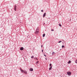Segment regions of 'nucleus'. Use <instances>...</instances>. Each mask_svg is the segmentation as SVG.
<instances>
[{
  "label": "nucleus",
  "mask_w": 77,
  "mask_h": 77,
  "mask_svg": "<svg viewBox=\"0 0 77 77\" xmlns=\"http://www.w3.org/2000/svg\"><path fill=\"white\" fill-rule=\"evenodd\" d=\"M38 32H39V29H38V28H37L35 31V34H38Z\"/></svg>",
  "instance_id": "1"
},
{
  "label": "nucleus",
  "mask_w": 77,
  "mask_h": 77,
  "mask_svg": "<svg viewBox=\"0 0 77 77\" xmlns=\"http://www.w3.org/2000/svg\"><path fill=\"white\" fill-rule=\"evenodd\" d=\"M67 74L68 75L70 76L71 75V72H67Z\"/></svg>",
  "instance_id": "2"
},
{
  "label": "nucleus",
  "mask_w": 77,
  "mask_h": 77,
  "mask_svg": "<svg viewBox=\"0 0 77 77\" xmlns=\"http://www.w3.org/2000/svg\"><path fill=\"white\" fill-rule=\"evenodd\" d=\"M14 10L15 11H16V10H17V9H18L17 8L18 7L16 5H15L14 6Z\"/></svg>",
  "instance_id": "3"
},
{
  "label": "nucleus",
  "mask_w": 77,
  "mask_h": 77,
  "mask_svg": "<svg viewBox=\"0 0 77 77\" xmlns=\"http://www.w3.org/2000/svg\"><path fill=\"white\" fill-rule=\"evenodd\" d=\"M46 15V13H44L43 15V17L44 18L45 17V16Z\"/></svg>",
  "instance_id": "4"
},
{
  "label": "nucleus",
  "mask_w": 77,
  "mask_h": 77,
  "mask_svg": "<svg viewBox=\"0 0 77 77\" xmlns=\"http://www.w3.org/2000/svg\"><path fill=\"white\" fill-rule=\"evenodd\" d=\"M20 50L23 51L24 50V48L22 47L20 48Z\"/></svg>",
  "instance_id": "5"
},
{
  "label": "nucleus",
  "mask_w": 77,
  "mask_h": 77,
  "mask_svg": "<svg viewBox=\"0 0 77 77\" xmlns=\"http://www.w3.org/2000/svg\"><path fill=\"white\" fill-rule=\"evenodd\" d=\"M29 70L30 71H33V68H30Z\"/></svg>",
  "instance_id": "6"
},
{
  "label": "nucleus",
  "mask_w": 77,
  "mask_h": 77,
  "mask_svg": "<svg viewBox=\"0 0 77 77\" xmlns=\"http://www.w3.org/2000/svg\"><path fill=\"white\" fill-rule=\"evenodd\" d=\"M24 73L25 74H27V71H24Z\"/></svg>",
  "instance_id": "7"
},
{
  "label": "nucleus",
  "mask_w": 77,
  "mask_h": 77,
  "mask_svg": "<svg viewBox=\"0 0 77 77\" xmlns=\"http://www.w3.org/2000/svg\"><path fill=\"white\" fill-rule=\"evenodd\" d=\"M71 63V60H69V62H68V63L69 64Z\"/></svg>",
  "instance_id": "8"
},
{
  "label": "nucleus",
  "mask_w": 77,
  "mask_h": 77,
  "mask_svg": "<svg viewBox=\"0 0 77 77\" xmlns=\"http://www.w3.org/2000/svg\"><path fill=\"white\" fill-rule=\"evenodd\" d=\"M51 68H52V66H51L50 68H49V70H51Z\"/></svg>",
  "instance_id": "9"
},
{
  "label": "nucleus",
  "mask_w": 77,
  "mask_h": 77,
  "mask_svg": "<svg viewBox=\"0 0 77 77\" xmlns=\"http://www.w3.org/2000/svg\"><path fill=\"white\" fill-rule=\"evenodd\" d=\"M45 34H44L43 35V37H45Z\"/></svg>",
  "instance_id": "10"
},
{
  "label": "nucleus",
  "mask_w": 77,
  "mask_h": 77,
  "mask_svg": "<svg viewBox=\"0 0 77 77\" xmlns=\"http://www.w3.org/2000/svg\"><path fill=\"white\" fill-rule=\"evenodd\" d=\"M62 48H65V46H64V45H62Z\"/></svg>",
  "instance_id": "11"
},
{
  "label": "nucleus",
  "mask_w": 77,
  "mask_h": 77,
  "mask_svg": "<svg viewBox=\"0 0 77 77\" xmlns=\"http://www.w3.org/2000/svg\"><path fill=\"white\" fill-rule=\"evenodd\" d=\"M38 62H39V61H37L36 63V64L38 63Z\"/></svg>",
  "instance_id": "12"
},
{
  "label": "nucleus",
  "mask_w": 77,
  "mask_h": 77,
  "mask_svg": "<svg viewBox=\"0 0 77 77\" xmlns=\"http://www.w3.org/2000/svg\"><path fill=\"white\" fill-rule=\"evenodd\" d=\"M52 55H53V54H54V52H53L52 53Z\"/></svg>",
  "instance_id": "13"
},
{
  "label": "nucleus",
  "mask_w": 77,
  "mask_h": 77,
  "mask_svg": "<svg viewBox=\"0 0 77 77\" xmlns=\"http://www.w3.org/2000/svg\"><path fill=\"white\" fill-rule=\"evenodd\" d=\"M52 64H51V63H50V66L51 67V65Z\"/></svg>",
  "instance_id": "14"
},
{
  "label": "nucleus",
  "mask_w": 77,
  "mask_h": 77,
  "mask_svg": "<svg viewBox=\"0 0 77 77\" xmlns=\"http://www.w3.org/2000/svg\"><path fill=\"white\" fill-rule=\"evenodd\" d=\"M20 70L21 71H22V70H23V69H21V68H20Z\"/></svg>",
  "instance_id": "15"
},
{
  "label": "nucleus",
  "mask_w": 77,
  "mask_h": 77,
  "mask_svg": "<svg viewBox=\"0 0 77 77\" xmlns=\"http://www.w3.org/2000/svg\"><path fill=\"white\" fill-rule=\"evenodd\" d=\"M59 26H60V27H61V26H62V25H61V24H59Z\"/></svg>",
  "instance_id": "16"
},
{
  "label": "nucleus",
  "mask_w": 77,
  "mask_h": 77,
  "mask_svg": "<svg viewBox=\"0 0 77 77\" xmlns=\"http://www.w3.org/2000/svg\"><path fill=\"white\" fill-rule=\"evenodd\" d=\"M62 42V41H59L58 42V43H60V42Z\"/></svg>",
  "instance_id": "17"
},
{
  "label": "nucleus",
  "mask_w": 77,
  "mask_h": 77,
  "mask_svg": "<svg viewBox=\"0 0 77 77\" xmlns=\"http://www.w3.org/2000/svg\"><path fill=\"white\" fill-rule=\"evenodd\" d=\"M34 57V56H32L31 57V58H33Z\"/></svg>",
  "instance_id": "18"
},
{
  "label": "nucleus",
  "mask_w": 77,
  "mask_h": 77,
  "mask_svg": "<svg viewBox=\"0 0 77 77\" xmlns=\"http://www.w3.org/2000/svg\"><path fill=\"white\" fill-rule=\"evenodd\" d=\"M21 71V72H22L23 73V72H24V70H22V71Z\"/></svg>",
  "instance_id": "19"
},
{
  "label": "nucleus",
  "mask_w": 77,
  "mask_h": 77,
  "mask_svg": "<svg viewBox=\"0 0 77 77\" xmlns=\"http://www.w3.org/2000/svg\"><path fill=\"white\" fill-rule=\"evenodd\" d=\"M75 63H77V60H75Z\"/></svg>",
  "instance_id": "20"
},
{
  "label": "nucleus",
  "mask_w": 77,
  "mask_h": 77,
  "mask_svg": "<svg viewBox=\"0 0 77 77\" xmlns=\"http://www.w3.org/2000/svg\"><path fill=\"white\" fill-rule=\"evenodd\" d=\"M41 12H44V10H42L41 11Z\"/></svg>",
  "instance_id": "21"
},
{
  "label": "nucleus",
  "mask_w": 77,
  "mask_h": 77,
  "mask_svg": "<svg viewBox=\"0 0 77 77\" xmlns=\"http://www.w3.org/2000/svg\"><path fill=\"white\" fill-rule=\"evenodd\" d=\"M51 31H54V29H52V30H51Z\"/></svg>",
  "instance_id": "22"
},
{
  "label": "nucleus",
  "mask_w": 77,
  "mask_h": 77,
  "mask_svg": "<svg viewBox=\"0 0 77 77\" xmlns=\"http://www.w3.org/2000/svg\"><path fill=\"white\" fill-rule=\"evenodd\" d=\"M44 56H45V57H46L47 56H46V55H44Z\"/></svg>",
  "instance_id": "23"
},
{
  "label": "nucleus",
  "mask_w": 77,
  "mask_h": 77,
  "mask_svg": "<svg viewBox=\"0 0 77 77\" xmlns=\"http://www.w3.org/2000/svg\"><path fill=\"white\" fill-rule=\"evenodd\" d=\"M45 60H47V59L46 58H45Z\"/></svg>",
  "instance_id": "24"
},
{
  "label": "nucleus",
  "mask_w": 77,
  "mask_h": 77,
  "mask_svg": "<svg viewBox=\"0 0 77 77\" xmlns=\"http://www.w3.org/2000/svg\"><path fill=\"white\" fill-rule=\"evenodd\" d=\"M42 53H43V49L42 50Z\"/></svg>",
  "instance_id": "25"
},
{
  "label": "nucleus",
  "mask_w": 77,
  "mask_h": 77,
  "mask_svg": "<svg viewBox=\"0 0 77 77\" xmlns=\"http://www.w3.org/2000/svg\"><path fill=\"white\" fill-rule=\"evenodd\" d=\"M35 60L37 59V58H35Z\"/></svg>",
  "instance_id": "26"
},
{
  "label": "nucleus",
  "mask_w": 77,
  "mask_h": 77,
  "mask_svg": "<svg viewBox=\"0 0 77 77\" xmlns=\"http://www.w3.org/2000/svg\"><path fill=\"white\" fill-rule=\"evenodd\" d=\"M41 47H42V46H41Z\"/></svg>",
  "instance_id": "27"
},
{
  "label": "nucleus",
  "mask_w": 77,
  "mask_h": 77,
  "mask_svg": "<svg viewBox=\"0 0 77 77\" xmlns=\"http://www.w3.org/2000/svg\"><path fill=\"white\" fill-rule=\"evenodd\" d=\"M43 24H44V25L45 24V23H44Z\"/></svg>",
  "instance_id": "28"
},
{
  "label": "nucleus",
  "mask_w": 77,
  "mask_h": 77,
  "mask_svg": "<svg viewBox=\"0 0 77 77\" xmlns=\"http://www.w3.org/2000/svg\"><path fill=\"white\" fill-rule=\"evenodd\" d=\"M37 60H38V59L37 58Z\"/></svg>",
  "instance_id": "29"
}]
</instances>
